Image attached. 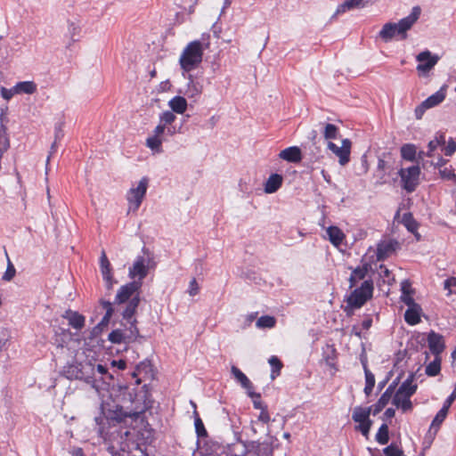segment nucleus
Masks as SVG:
<instances>
[{
  "label": "nucleus",
  "instance_id": "nucleus-3",
  "mask_svg": "<svg viewBox=\"0 0 456 456\" xmlns=\"http://www.w3.org/2000/svg\"><path fill=\"white\" fill-rule=\"evenodd\" d=\"M202 43L199 40H194L189 43L183 49L179 63L183 70L190 72L195 69L202 61L203 57Z\"/></svg>",
  "mask_w": 456,
  "mask_h": 456
},
{
  "label": "nucleus",
  "instance_id": "nucleus-43",
  "mask_svg": "<svg viewBox=\"0 0 456 456\" xmlns=\"http://www.w3.org/2000/svg\"><path fill=\"white\" fill-rule=\"evenodd\" d=\"M194 415V426H195V431L197 433V436L199 437H206L208 436V432L204 427L203 421L200 418L198 411H193Z\"/></svg>",
  "mask_w": 456,
  "mask_h": 456
},
{
  "label": "nucleus",
  "instance_id": "nucleus-20",
  "mask_svg": "<svg viewBox=\"0 0 456 456\" xmlns=\"http://www.w3.org/2000/svg\"><path fill=\"white\" fill-rule=\"evenodd\" d=\"M100 270H101L102 278L106 282L107 288L109 289H111L113 282H114L113 277H112V273H111V265H110V263L104 250L102 251V254L100 256Z\"/></svg>",
  "mask_w": 456,
  "mask_h": 456
},
{
  "label": "nucleus",
  "instance_id": "nucleus-60",
  "mask_svg": "<svg viewBox=\"0 0 456 456\" xmlns=\"http://www.w3.org/2000/svg\"><path fill=\"white\" fill-rule=\"evenodd\" d=\"M427 110H428V108L422 102L421 104L417 106L416 109H415V117H416V118L417 119H420Z\"/></svg>",
  "mask_w": 456,
  "mask_h": 456
},
{
  "label": "nucleus",
  "instance_id": "nucleus-11",
  "mask_svg": "<svg viewBox=\"0 0 456 456\" xmlns=\"http://www.w3.org/2000/svg\"><path fill=\"white\" fill-rule=\"evenodd\" d=\"M142 287L141 281H133L119 288L114 299L115 305H121L128 302L133 297L140 296L139 290Z\"/></svg>",
  "mask_w": 456,
  "mask_h": 456
},
{
  "label": "nucleus",
  "instance_id": "nucleus-15",
  "mask_svg": "<svg viewBox=\"0 0 456 456\" xmlns=\"http://www.w3.org/2000/svg\"><path fill=\"white\" fill-rule=\"evenodd\" d=\"M146 259L142 256H138L133 265L129 268V276L132 279L138 278L137 281H141L148 274V267L146 265Z\"/></svg>",
  "mask_w": 456,
  "mask_h": 456
},
{
  "label": "nucleus",
  "instance_id": "nucleus-17",
  "mask_svg": "<svg viewBox=\"0 0 456 456\" xmlns=\"http://www.w3.org/2000/svg\"><path fill=\"white\" fill-rule=\"evenodd\" d=\"M395 383L390 384L385 392L381 395L378 402L375 404L368 407L371 408V412L374 416L378 415L387 406L395 393Z\"/></svg>",
  "mask_w": 456,
  "mask_h": 456
},
{
  "label": "nucleus",
  "instance_id": "nucleus-47",
  "mask_svg": "<svg viewBox=\"0 0 456 456\" xmlns=\"http://www.w3.org/2000/svg\"><path fill=\"white\" fill-rule=\"evenodd\" d=\"M68 31L70 36V39L72 42H77L79 40V34L81 31V28L78 25H77L74 22H69L68 27Z\"/></svg>",
  "mask_w": 456,
  "mask_h": 456
},
{
  "label": "nucleus",
  "instance_id": "nucleus-62",
  "mask_svg": "<svg viewBox=\"0 0 456 456\" xmlns=\"http://www.w3.org/2000/svg\"><path fill=\"white\" fill-rule=\"evenodd\" d=\"M428 151L427 152V156L431 157L432 153L439 147V142H438V141H435V139L431 140L428 142Z\"/></svg>",
  "mask_w": 456,
  "mask_h": 456
},
{
  "label": "nucleus",
  "instance_id": "nucleus-59",
  "mask_svg": "<svg viewBox=\"0 0 456 456\" xmlns=\"http://www.w3.org/2000/svg\"><path fill=\"white\" fill-rule=\"evenodd\" d=\"M258 396H253L251 397L253 399V406L255 409H258L262 411L264 408L266 409L267 405L263 403L260 400L261 395L259 393H256Z\"/></svg>",
  "mask_w": 456,
  "mask_h": 456
},
{
  "label": "nucleus",
  "instance_id": "nucleus-5",
  "mask_svg": "<svg viewBox=\"0 0 456 456\" xmlns=\"http://www.w3.org/2000/svg\"><path fill=\"white\" fill-rule=\"evenodd\" d=\"M420 14L421 8L417 5L412 7L409 15L401 19L398 22H394V25H395V33L396 40L407 39L408 31L411 30L414 24L418 21Z\"/></svg>",
  "mask_w": 456,
  "mask_h": 456
},
{
  "label": "nucleus",
  "instance_id": "nucleus-64",
  "mask_svg": "<svg viewBox=\"0 0 456 456\" xmlns=\"http://www.w3.org/2000/svg\"><path fill=\"white\" fill-rule=\"evenodd\" d=\"M372 325V319L371 317L368 316L366 317L361 323L362 329L368 330Z\"/></svg>",
  "mask_w": 456,
  "mask_h": 456
},
{
  "label": "nucleus",
  "instance_id": "nucleus-27",
  "mask_svg": "<svg viewBox=\"0 0 456 456\" xmlns=\"http://www.w3.org/2000/svg\"><path fill=\"white\" fill-rule=\"evenodd\" d=\"M413 381L414 374L409 375L408 378L401 384L396 392L411 397L417 390V385L414 384Z\"/></svg>",
  "mask_w": 456,
  "mask_h": 456
},
{
  "label": "nucleus",
  "instance_id": "nucleus-53",
  "mask_svg": "<svg viewBox=\"0 0 456 456\" xmlns=\"http://www.w3.org/2000/svg\"><path fill=\"white\" fill-rule=\"evenodd\" d=\"M453 288H456V277H450L444 281V289L447 290L448 296L456 293Z\"/></svg>",
  "mask_w": 456,
  "mask_h": 456
},
{
  "label": "nucleus",
  "instance_id": "nucleus-31",
  "mask_svg": "<svg viewBox=\"0 0 456 456\" xmlns=\"http://www.w3.org/2000/svg\"><path fill=\"white\" fill-rule=\"evenodd\" d=\"M37 84L33 81H21L14 86V91H16L17 94H33L37 92Z\"/></svg>",
  "mask_w": 456,
  "mask_h": 456
},
{
  "label": "nucleus",
  "instance_id": "nucleus-48",
  "mask_svg": "<svg viewBox=\"0 0 456 456\" xmlns=\"http://www.w3.org/2000/svg\"><path fill=\"white\" fill-rule=\"evenodd\" d=\"M101 305H102L103 309L106 311L103 318L102 322H108L110 319L111 318L114 309L112 306V303L110 301L101 300Z\"/></svg>",
  "mask_w": 456,
  "mask_h": 456
},
{
  "label": "nucleus",
  "instance_id": "nucleus-54",
  "mask_svg": "<svg viewBox=\"0 0 456 456\" xmlns=\"http://www.w3.org/2000/svg\"><path fill=\"white\" fill-rule=\"evenodd\" d=\"M15 273H16V270H15L13 265L12 264V262L10 261V259L8 258L7 268L4 272L2 279L4 281H10L14 277Z\"/></svg>",
  "mask_w": 456,
  "mask_h": 456
},
{
  "label": "nucleus",
  "instance_id": "nucleus-26",
  "mask_svg": "<svg viewBox=\"0 0 456 456\" xmlns=\"http://www.w3.org/2000/svg\"><path fill=\"white\" fill-rule=\"evenodd\" d=\"M282 181L283 179L281 175H271L265 183V191L269 194L276 192L281 188Z\"/></svg>",
  "mask_w": 456,
  "mask_h": 456
},
{
  "label": "nucleus",
  "instance_id": "nucleus-61",
  "mask_svg": "<svg viewBox=\"0 0 456 456\" xmlns=\"http://www.w3.org/2000/svg\"><path fill=\"white\" fill-rule=\"evenodd\" d=\"M401 299L405 305H408V308H412L416 305H419L415 303L414 299L410 296V294L402 296Z\"/></svg>",
  "mask_w": 456,
  "mask_h": 456
},
{
  "label": "nucleus",
  "instance_id": "nucleus-22",
  "mask_svg": "<svg viewBox=\"0 0 456 456\" xmlns=\"http://www.w3.org/2000/svg\"><path fill=\"white\" fill-rule=\"evenodd\" d=\"M279 157L290 163H298L302 160V152L297 146H290L282 150Z\"/></svg>",
  "mask_w": 456,
  "mask_h": 456
},
{
  "label": "nucleus",
  "instance_id": "nucleus-40",
  "mask_svg": "<svg viewBox=\"0 0 456 456\" xmlns=\"http://www.w3.org/2000/svg\"><path fill=\"white\" fill-rule=\"evenodd\" d=\"M108 339L112 344H121V343L128 344L126 341V336H125V332L123 331L122 329H116V330H112L109 334Z\"/></svg>",
  "mask_w": 456,
  "mask_h": 456
},
{
  "label": "nucleus",
  "instance_id": "nucleus-19",
  "mask_svg": "<svg viewBox=\"0 0 456 456\" xmlns=\"http://www.w3.org/2000/svg\"><path fill=\"white\" fill-rule=\"evenodd\" d=\"M398 248L395 240L381 241L377 246V259L383 261L389 257Z\"/></svg>",
  "mask_w": 456,
  "mask_h": 456
},
{
  "label": "nucleus",
  "instance_id": "nucleus-63",
  "mask_svg": "<svg viewBox=\"0 0 456 456\" xmlns=\"http://www.w3.org/2000/svg\"><path fill=\"white\" fill-rule=\"evenodd\" d=\"M110 364L112 367H117L118 370H125L126 368V362L125 360H113Z\"/></svg>",
  "mask_w": 456,
  "mask_h": 456
},
{
  "label": "nucleus",
  "instance_id": "nucleus-55",
  "mask_svg": "<svg viewBox=\"0 0 456 456\" xmlns=\"http://www.w3.org/2000/svg\"><path fill=\"white\" fill-rule=\"evenodd\" d=\"M0 94L5 101H10L15 94H17L16 91H14V86L12 88H5L2 86L0 88Z\"/></svg>",
  "mask_w": 456,
  "mask_h": 456
},
{
  "label": "nucleus",
  "instance_id": "nucleus-45",
  "mask_svg": "<svg viewBox=\"0 0 456 456\" xmlns=\"http://www.w3.org/2000/svg\"><path fill=\"white\" fill-rule=\"evenodd\" d=\"M402 222L408 231L414 232L417 230V223L411 213L403 214Z\"/></svg>",
  "mask_w": 456,
  "mask_h": 456
},
{
  "label": "nucleus",
  "instance_id": "nucleus-38",
  "mask_svg": "<svg viewBox=\"0 0 456 456\" xmlns=\"http://www.w3.org/2000/svg\"><path fill=\"white\" fill-rule=\"evenodd\" d=\"M364 374H365V387L364 393L367 396H369L375 386V377L372 372L368 369L367 365L363 364Z\"/></svg>",
  "mask_w": 456,
  "mask_h": 456
},
{
  "label": "nucleus",
  "instance_id": "nucleus-36",
  "mask_svg": "<svg viewBox=\"0 0 456 456\" xmlns=\"http://www.w3.org/2000/svg\"><path fill=\"white\" fill-rule=\"evenodd\" d=\"M417 149L414 144L406 143L401 147V156L407 161H414L416 159Z\"/></svg>",
  "mask_w": 456,
  "mask_h": 456
},
{
  "label": "nucleus",
  "instance_id": "nucleus-23",
  "mask_svg": "<svg viewBox=\"0 0 456 456\" xmlns=\"http://www.w3.org/2000/svg\"><path fill=\"white\" fill-rule=\"evenodd\" d=\"M392 403L396 407L402 409L403 411L406 412L411 411L412 403L411 397L398 392L394 393L392 396Z\"/></svg>",
  "mask_w": 456,
  "mask_h": 456
},
{
  "label": "nucleus",
  "instance_id": "nucleus-29",
  "mask_svg": "<svg viewBox=\"0 0 456 456\" xmlns=\"http://www.w3.org/2000/svg\"><path fill=\"white\" fill-rule=\"evenodd\" d=\"M187 101L184 97L182 96H175L168 102V106L172 110L171 112L183 114L187 110Z\"/></svg>",
  "mask_w": 456,
  "mask_h": 456
},
{
  "label": "nucleus",
  "instance_id": "nucleus-56",
  "mask_svg": "<svg viewBox=\"0 0 456 456\" xmlns=\"http://www.w3.org/2000/svg\"><path fill=\"white\" fill-rule=\"evenodd\" d=\"M443 151L445 156H452L456 151V142L450 138Z\"/></svg>",
  "mask_w": 456,
  "mask_h": 456
},
{
  "label": "nucleus",
  "instance_id": "nucleus-52",
  "mask_svg": "<svg viewBox=\"0 0 456 456\" xmlns=\"http://www.w3.org/2000/svg\"><path fill=\"white\" fill-rule=\"evenodd\" d=\"M202 86L199 84L194 83L192 80H191L188 84V89L187 94L191 97H194L196 95H199L201 94Z\"/></svg>",
  "mask_w": 456,
  "mask_h": 456
},
{
  "label": "nucleus",
  "instance_id": "nucleus-25",
  "mask_svg": "<svg viewBox=\"0 0 456 456\" xmlns=\"http://www.w3.org/2000/svg\"><path fill=\"white\" fill-rule=\"evenodd\" d=\"M371 0H346L337 8L336 14L344 13L354 8H362Z\"/></svg>",
  "mask_w": 456,
  "mask_h": 456
},
{
  "label": "nucleus",
  "instance_id": "nucleus-12",
  "mask_svg": "<svg viewBox=\"0 0 456 456\" xmlns=\"http://www.w3.org/2000/svg\"><path fill=\"white\" fill-rule=\"evenodd\" d=\"M416 60L419 62L417 70L420 76H427L428 72L436 65L439 61V57L436 54H432L430 51L426 50L419 53L416 56Z\"/></svg>",
  "mask_w": 456,
  "mask_h": 456
},
{
  "label": "nucleus",
  "instance_id": "nucleus-44",
  "mask_svg": "<svg viewBox=\"0 0 456 456\" xmlns=\"http://www.w3.org/2000/svg\"><path fill=\"white\" fill-rule=\"evenodd\" d=\"M379 274L384 283H387L388 285H391L393 282H395V278H394L393 274L391 273V272L388 270V268L385 265H379Z\"/></svg>",
  "mask_w": 456,
  "mask_h": 456
},
{
  "label": "nucleus",
  "instance_id": "nucleus-21",
  "mask_svg": "<svg viewBox=\"0 0 456 456\" xmlns=\"http://www.w3.org/2000/svg\"><path fill=\"white\" fill-rule=\"evenodd\" d=\"M62 317L69 322V325L75 330H80L85 327L86 318L78 312L70 309L65 311Z\"/></svg>",
  "mask_w": 456,
  "mask_h": 456
},
{
  "label": "nucleus",
  "instance_id": "nucleus-57",
  "mask_svg": "<svg viewBox=\"0 0 456 456\" xmlns=\"http://www.w3.org/2000/svg\"><path fill=\"white\" fill-rule=\"evenodd\" d=\"M256 421L262 422L263 424H269V422L271 421V417H270L267 408L266 409L264 408L260 411Z\"/></svg>",
  "mask_w": 456,
  "mask_h": 456
},
{
  "label": "nucleus",
  "instance_id": "nucleus-30",
  "mask_svg": "<svg viewBox=\"0 0 456 456\" xmlns=\"http://www.w3.org/2000/svg\"><path fill=\"white\" fill-rule=\"evenodd\" d=\"M446 96V90L444 87H442L440 90L428 97L423 102L428 109L433 108L440 104Z\"/></svg>",
  "mask_w": 456,
  "mask_h": 456
},
{
  "label": "nucleus",
  "instance_id": "nucleus-46",
  "mask_svg": "<svg viewBox=\"0 0 456 456\" xmlns=\"http://www.w3.org/2000/svg\"><path fill=\"white\" fill-rule=\"evenodd\" d=\"M439 173L443 179L452 180L456 183V175L452 166L440 168Z\"/></svg>",
  "mask_w": 456,
  "mask_h": 456
},
{
  "label": "nucleus",
  "instance_id": "nucleus-32",
  "mask_svg": "<svg viewBox=\"0 0 456 456\" xmlns=\"http://www.w3.org/2000/svg\"><path fill=\"white\" fill-rule=\"evenodd\" d=\"M421 307L416 305L412 308H408L404 313V320L409 325H416L420 322Z\"/></svg>",
  "mask_w": 456,
  "mask_h": 456
},
{
  "label": "nucleus",
  "instance_id": "nucleus-4",
  "mask_svg": "<svg viewBox=\"0 0 456 456\" xmlns=\"http://www.w3.org/2000/svg\"><path fill=\"white\" fill-rule=\"evenodd\" d=\"M94 363L91 362H73L67 364L62 370V374L68 379L82 380L91 386L95 383L94 379Z\"/></svg>",
  "mask_w": 456,
  "mask_h": 456
},
{
  "label": "nucleus",
  "instance_id": "nucleus-49",
  "mask_svg": "<svg viewBox=\"0 0 456 456\" xmlns=\"http://www.w3.org/2000/svg\"><path fill=\"white\" fill-rule=\"evenodd\" d=\"M63 123H56L54 126V142H53V148H54L56 144H58V142L63 138Z\"/></svg>",
  "mask_w": 456,
  "mask_h": 456
},
{
  "label": "nucleus",
  "instance_id": "nucleus-16",
  "mask_svg": "<svg viewBox=\"0 0 456 456\" xmlns=\"http://www.w3.org/2000/svg\"><path fill=\"white\" fill-rule=\"evenodd\" d=\"M428 344L431 354L435 356H440L445 347L444 337L433 330L428 333Z\"/></svg>",
  "mask_w": 456,
  "mask_h": 456
},
{
  "label": "nucleus",
  "instance_id": "nucleus-33",
  "mask_svg": "<svg viewBox=\"0 0 456 456\" xmlns=\"http://www.w3.org/2000/svg\"><path fill=\"white\" fill-rule=\"evenodd\" d=\"M129 323V327L122 329L125 332V336L127 343L134 342L139 337V330L136 326L137 321L136 319H133L132 321H126Z\"/></svg>",
  "mask_w": 456,
  "mask_h": 456
},
{
  "label": "nucleus",
  "instance_id": "nucleus-1",
  "mask_svg": "<svg viewBox=\"0 0 456 456\" xmlns=\"http://www.w3.org/2000/svg\"><path fill=\"white\" fill-rule=\"evenodd\" d=\"M349 277V288H354L346 297V305L344 308L346 315L350 316L355 309L361 308L369 299L372 297L374 284L370 277L368 276L370 265L363 263L355 268H351Z\"/></svg>",
  "mask_w": 456,
  "mask_h": 456
},
{
  "label": "nucleus",
  "instance_id": "nucleus-8",
  "mask_svg": "<svg viewBox=\"0 0 456 456\" xmlns=\"http://www.w3.org/2000/svg\"><path fill=\"white\" fill-rule=\"evenodd\" d=\"M398 175L401 178L402 188L408 193H411L417 189L420 175V167L418 165L401 168Z\"/></svg>",
  "mask_w": 456,
  "mask_h": 456
},
{
  "label": "nucleus",
  "instance_id": "nucleus-10",
  "mask_svg": "<svg viewBox=\"0 0 456 456\" xmlns=\"http://www.w3.org/2000/svg\"><path fill=\"white\" fill-rule=\"evenodd\" d=\"M94 379L95 380L94 385L91 384V387L94 388L97 393L101 390H104L110 386V382L114 379L113 374H111L107 366L103 364L94 363Z\"/></svg>",
  "mask_w": 456,
  "mask_h": 456
},
{
  "label": "nucleus",
  "instance_id": "nucleus-50",
  "mask_svg": "<svg viewBox=\"0 0 456 456\" xmlns=\"http://www.w3.org/2000/svg\"><path fill=\"white\" fill-rule=\"evenodd\" d=\"M268 362L272 367V378L274 379L275 378L274 374L280 373V370L282 367V363L276 356H272Z\"/></svg>",
  "mask_w": 456,
  "mask_h": 456
},
{
  "label": "nucleus",
  "instance_id": "nucleus-7",
  "mask_svg": "<svg viewBox=\"0 0 456 456\" xmlns=\"http://www.w3.org/2000/svg\"><path fill=\"white\" fill-rule=\"evenodd\" d=\"M149 179L142 177L136 186H132L127 191L126 200L129 203V211L135 212L140 208L147 192Z\"/></svg>",
  "mask_w": 456,
  "mask_h": 456
},
{
  "label": "nucleus",
  "instance_id": "nucleus-6",
  "mask_svg": "<svg viewBox=\"0 0 456 456\" xmlns=\"http://www.w3.org/2000/svg\"><path fill=\"white\" fill-rule=\"evenodd\" d=\"M370 413H372L371 408L363 406H355L352 412V419L357 423L354 429L359 431L366 438L369 436L373 423L370 419Z\"/></svg>",
  "mask_w": 456,
  "mask_h": 456
},
{
  "label": "nucleus",
  "instance_id": "nucleus-28",
  "mask_svg": "<svg viewBox=\"0 0 456 456\" xmlns=\"http://www.w3.org/2000/svg\"><path fill=\"white\" fill-rule=\"evenodd\" d=\"M328 239L332 245L338 247L345 239L344 232L338 226H330L326 230Z\"/></svg>",
  "mask_w": 456,
  "mask_h": 456
},
{
  "label": "nucleus",
  "instance_id": "nucleus-14",
  "mask_svg": "<svg viewBox=\"0 0 456 456\" xmlns=\"http://www.w3.org/2000/svg\"><path fill=\"white\" fill-rule=\"evenodd\" d=\"M244 447L247 452H253L256 456H272L273 449L270 444L261 443L259 440L244 442Z\"/></svg>",
  "mask_w": 456,
  "mask_h": 456
},
{
  "label": "nucleus",
  "instance_id": "nucleus-39",
  "mask_svg": "<svg viewBox=\"0 0 456 456\" xmlns=\"http://www.w3.org/2000/svg\"><path fill=\"white\" fill-rule=\"evenodd\" d=\"M276 325V319L271 315H263L256 322L258 329H272Z\"/></svg>",
  "mask_w": 456,
  "mask_h": 456
},
{
  "label": "nucleus",
  "instance_id": "nucleus-18",
  "mask_svg": "<svg viewBox=\"0 0 456 456\" xmlns=\"http://www.w3.org/2000/svg\"><path fill=\"white\" fill-rule=\"evenodd\" d=\"M231 372L234 379L239 382L243 388L247 390V394L249 397L258 396L254 391V387L249 379L236 366H232Z\"/></svg>",
  "mask_w": 456,
  "mask_h": 456
},
{
  "label": "nucleus",
  "instance_id": "nucleus-2",
  "mask_svg": "<svg viewBox=\"0 0 456 456\" xmlns=\"http://www.w3.org/2000/svg\"><path fill=\"white\" fill-rule=\"evenodd\" d=\"M176 119L175 115L166 110L159 115V122L154 128L152 134L146 139V146L152 151L161 153L163 151L162 143L166 140V128L167 126H171Z\"/></svg>",
  "mask_w": 456,
  "mask_h": 456
},
{
  "label": "nucleus",
  "instance_id": "nucleus-13",
  "mask_svg": "<svg viewBox=\"0 0 456 456\" xmlns=\"http://www.w3.org/2000/svg\"><path fill=\"white\" fill-rule=\"evenodd\" d=\"M351 145V141L346 138L342 140L340 147L332 142H329L327 147L338 158L339 164L345 166L350 160Z\"/></svg>",
  "mask_w": 456,
  "mask_h": 456
},
{
  "label": "nucleus",
  "instance_id": "nucleus-42",
  "mask_svg": "<svg viewBox=\"0 0 456 456\" xmlns=\"http://www.w3.org/2000/svg\"><path fill=\"white\" fill-rule=\"evenodd\" d=\"M388 426L386 423H384L379 427L376 434V441L380 444H387L388 443Z\"/></svg>",
  "mask_w": 456,
  "mask_h": 456
},
{
  "label": "nucleus",
  "instance_id": "nucleus-35",
  "mask_svg": "<svg viewBox=\"0 0 456 456\" xmlns=\"http://www.w3.org/2000/svg\"><path fill=\"white\" fill-rule=\"evenodd\" d=\"M448 411H449V409L445 408L444 406H443L439 410V411L436 413V415L435 416L434 419L431 422V425L429 428L430 431L433 430L434 433H436L438 431L441 424L444 422V420L445 419V418L447 416Z\"/></svg>",
  "mask_w": 456,
  "mask_h": 456
},
{
  "label": "nucleus",
  "instance_id": "nucleus-24",
  "mask_svg": "<svg viewBox=\"0 0 456 456\" xmlns=\"http://www.w3.org/2000/svg\"><path fill=\"white\" fill-rule=\"evenodd\" d=\"M141 298L140 296L133 297L131 300H129L126 303V305L125 309L122 312V317L126 321H132L134 318V315L136 312V309L140 304Z\"/></svg>",
  "mask_w": 456,
  "mask_h": 456
},
{
  "label": "nucleus",
  "instance_id": "nucleus-37",
  "mask_svg": "<svg viewBox=\"0 0 456 456\" xmlns=\"http://www.w3.org/2000/svg\"><path fill=\"white\" fill-rule=\"evenodd\" d=\"M441 370V356H435V359L427 366L425 372L429 377H436Z\"/></svg>",
  "mask_w": 456,
  "mask_h": 456
},
{
  "label": "nucleus",
  "instance_id": "nucleus-51",
  "mask_svg": "<svg viewBox=\"0 0 456 456\" xmlns=\"http://www.w3.org/2000/svg\"><path fill=\"white\" fill-rule=\"evenodd\" d=\"M383 452L386 456H403V451L394 444L384 448Z\"/></svg>",
  "mask_w": 456,
  "mask_h": 456
},
{
  "label": "nucleus",
  "instance_id": "nucleus-9",
  "mask_svg": "<svg viewBox=\"0 0 456 456\" xmlns=\"http://www.w3.org/2000/svg\"><path fill=\"white\" fill-rule=\"evenodd\" d=\"M148 407L149 406L146 403H143L142 405L135 406L134 409L127 411H125L122 406L115 405L112 409H108L107 418L117 422H122L126 418L137 419L148 409Z\"/></svg>",
  "mask_w": 456,
  "mask_h": 456
},
{
  "label": "nucleus",
  "instance_id": "nucleus-58",
  "mask_svg": "<svg viewBox=\"0 0 456 456\" xmlns=\"http://www.w3.org/2000/svg\"><path fill=\"white\" fill-rule=\"evenodd\" d=\"M200 292V286L195 278H193L189 284L188 293L190 296L194 297Z\"/></svg>",
  "mask_w": 456,
  "mask_h": 456
},
{
  "label": "nucleus",
  "instance_id": "nucleus-34",
  "mask_svg": "<svg viewBox=\"0 0 456 456\" xmlns=\"http://www.w3.org/2000/svg\"><path fill=\"white\" fill-rule=\"evenodd\" d=\"M395 28L394 22L385 23L379 33V37L385 42H389L393 38L396 39Z\"/></svg>",
  "mask_w": 456,
  "mask_h": 456
},
{
  "label": "nucleus",
  "instance_id": "nucleus-41",
  "mask_svg": "<svg viewBox=\"0 0 456 456\" xmlns=\"http://www.w3.org/2000/svg\"><path fill=\"white\" fill-rule=\"evenodd\" d=\"M323 136L326 140L336 139L338 134V127L330 123H323Z\"/></svg>",
  "mask_w": 456,
  "mask_h": 456
}]
</instances>
